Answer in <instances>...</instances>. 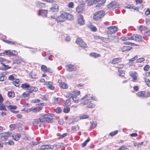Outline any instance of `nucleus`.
I'll use <instances>...</instances> for the list:
<instances>
[{"instance_id": "a19ab883", "label": "nucleus", "mask_w": 150, "mask_h": 150, "mask_svg": "<svg viewBox=\"0 0 150 150\" xmlns=\"http://www.w3.org/2000/svg\"><path fill=\"white\" fill-rule=\"evenodd\" d=\"M89 115H81L79 117V119L80 120L83 119L88 118H89Z\"/></svg>"}, {"instance_id": "4be33fe9", "label": "nucleus", "mask_w": 150, "mask_h": 150, "mask_svg": "<svg viewBox=\"0 0 150 150\" xmlns=\"http://www.w3.org/2000/svg\"><path fill=\"white\" fill-rule=\"evenodd\" d=\"M125 8H132L134 10H136L137 11H139V8L138 7H136L135 6L132 5H129L126 6Z\"/></svg>"}, {"instance_id": "09e8293b", "label": "nucleus", "mask_w": 150, "mask_h": 150, "mask_svg": "<svg viewBox=\"0 0 150 150\" xmlns=\"http://www.w3.org/2000/svg\"><path fill=\"white\" fill-rule=\"evenodd\" d=\"M18 54V52L15 50L11 51L10 55L14 56H16Z\"/></svg>"}, {"instance_id": "7ed1b4c3", "label": "nucleus", "mask_w": 150, "mask_h": 150, "mask_svg": "<svg viewBox=\"0 0 150 150\" xmlns=\"http://www.w3.org/2000/svg\"><path fill=\"white\" fill-rule=\"evenodd\" d=\"M67 14L66 12H64L62 13L59 16L56 18H55V16L54 17H52L53 18H55L57 22H62L66 21L67 20Z\"/></svg>"}, {"instance_id": "cd10ccee", "label": "nucleus", "mask_w": 150, "mask_h": 150, "mask_svg": "<svg viewBox=\"0 0 150 150\" xmlns=\"http://www.w3.org/2000/svg\"><path fill=\"white\" fill-rule=\"evenodd\" d=\"M59 8L58 5L57 4H54L52 5V7L51 8V9L52 10L51 11H53V10H55L56 11Z\"/></svg>"}, {"instance_id": "20e7f679", "label": "nucleus", "mask_w": 150, "mask_h": 150, "mask_svg": "<svg viewBox=\"0 0 150 150\" xmlns=\"http://www.w3.org/2000/svg\"><path fill=\"white\" fill-rule=\"evenodd\" d=\"M103 2L102 3L99 2L100 1V0H91L90 1L88 2V5H92L93 4H96L97 2H98L96 6V8L97 9H98L102 5V4L104 3L106 0H103Z\"/></svg>"}, {"instance_id": "774afa93", "label": "nucleus", "mask_w": 150, "mask_h": 150, "mask_svg": "<svg viewBox=\"0 0 150 150\" xmlns=\"http://www.w3.org/2000/svg\"><path fill=\"white\" fill-rule=\"evenodd\" d=\"M119 72V75L120 76H124L125 73L123 71H121V70H118Z\"/></svg>"}, {"instance_id": "69168bd1", "label": "nucleus", "mask_w": 150, "mask_h": 150, "mask_svg": "<svg viewBox=\"0 0 150 150\" xmlns=\"http://www.w3.org/2000/svg\"><path fill=\"white\" fill-rule=\"evenodd\" d=\"M88 0H78V1L81 4H84Z\"/></svg>"}, {"instance_id": "79ce46f5", "label": "nucleus", "mask_w": 150, "mask_h": 150, "mask_svg": "<svg viewBox=\"0 0 150 150\" xmlns=\"http://www.w3.org/2000/svg\"><path fill=\"white\" fill-rule=\"evenodd\" d=\"M72 99L75 103H77L79 102V97L76 96H73Z\"/></svg>"}, {"instance_id": "49530a36", "label": "nucleus", "mask_w": 150, "mask_h": 150, "mask_svg": "<svg viewBox=\"0 0 150 150\" xmlns=\"http://www.w3.org/2000/svg\"><path fill=\"white\" fill-rule=\"evenodd\" d=\"M70 110V109L69 107H65L63 110V112L65 113H67L69 112Z\"/></svg>"}, {"instance_id": "6e6552de", "label": "nucleus", "mask_w": 150, "mask_h": 150, "mask_svg": "<svg viewBox=\"0 0 150 150\" xmlns=\"http://www.w3.org/2000/svg\"><path fill=\"white\" fill-rule=\"evenodd\" d=\"M90 98L91 96L89 95H86L81 98L80 101L82 103L85 105L88 103V101L90 100Z\"/></svg>"}, {"instance_id": "5701e85b", "label": "nucleus", "mask_w": 150, "mask_h": 150, "mask_svg": "<svg viewBox=\"0 0 150 150\" xmlns=\"http://www.w3.org/2000/svg\"><path fill=\"white\" fill-rule=\"evenodd\" d=\"M12 137L15 141H18L20 139V135L19 134L15 133L13 135Z\"/></svg>"}, {"instance_id": "412c9836", "label": "nucleus", "mask_w": 150, "mask_h": 150, "mask_svg": "<svg viewBox=\"0 0 150 150\" xmlns=\"http://www.w3.org/2000/svg\"><path fill=\"white\" fill-rule=\"evenodd\" d=\"M7 74V73L6 72H3L2 75L0 76V81H3L6 80L7 78L6 76H5Z\"/></svg>"}, {"instance_id": "dca6fc26", "label": "nucleus", "mask_w": 150, "mask_h": 150, "mask_svg": "<svg viewBox=\"0 0 150 150\" xmlns=\"http://www.w3.org/2000/svg\"><path fill=\"white\" fill-rule=\"evenodd\" d=\"M78 23L81 25L84 24V21L83 20V17L81 15H80L78 16Z\"/></svg>"}, {"instance_id": "e433bc0d", "label": "nucleus", "mask_w": 150, "mask_h": 150, "mask_svg": "<svg viewBox=\"0 0 150 150\" xmlns=\"http://www.w3.org/2000/svg\"><path fill=\"white\" fill-rule=\"evenodd\" d=\"M8 108L11 111L13 109H16L17 108V107L15 105H10L7 106Z\"/></svg>"}, {"instance_id": "9b49d317", "label": "nucleus", "mask_w": 150, "mask_h": 150, "mask_svg": "<svg viewBox=\"0 0 150 150\" xmlns=\"http://www.w3.org/2000/svg\"><path fill=\"white\" fill-rule=\"evenodd\" d=\"M117 31V28L116 26H111L108 28V33L109 34H112L115 33Z\"/></svg>"}, {"instance_id": "5fc2aeb1", "label": "nucleus", "mask_w": 150, "mask_h": 150, "mask_svg": "<svg viewBox=\"0 0 150 150\" xmlns=\"http://www.w3.org/2000/svg\"><path fill=\"white\" fill-rule=\"evenodd\" d=\"M109 40H110H110H113L115 39H118V37L117 36H110V37H109Z\"/></svg>"}, {"instance_id": "e2e57ef3", "label": "nucleus", "mask_w": 150, "mask_h": 150, "mask_svg": "<svg viewBox=\"0 0 150 150\" xmlns=\"http://www.w3.org/2000/svg\"><path fill=\"white\" fill-rule=\"evenodd\" d=\"M125 40H135V38L134 35L131 36L130 37H127Z\"/></svg>"}, {"instance_id": "a878e982", "label": "nucleus", "mask_w": 150, "mask_h": 150, "mask_svg": "<svg viewBox=\"0 0 150 150\" xmlns=\"http://www.w3.org/2000/svg\"><path fill=\"white\" fill-rule=\"evenodd\" d=\"M135 40L136 41H139L142 40V36L138 35H136L134 36Z\"/></svg>"}, {"instance_id": "c85d7f7f", "label": "nucleus", "mask_w": 150, "mask_h": 150, "mask_svg": "<svg viewBox=\"0 0 150 150\" xmlns=\"http://www.w3.org/2000/svg\"><path fill=\"white\" fill-rule=\"evenodd\" d=\"M29 85H30L28 84L25 83L22 84L21 85V87L24 89L28 90Z\"/></svg>"}, {"instance_id": "b1692460", "label": "nucleus", "mask_w": 150, "mask_h": 150, "mask_svg": "<svg viewBox=\"0 0 150 150\" xmlns=\"http://www.w3.org/2000/svg\"><path fill=\"white\" fill-rule=\"evenodd\" d=\"M0 110L5 111L7 110L6 106L2 103H0Z\"/></svg>"}, {"instance_id": "13d9d810", "label": "nucleus", "mask_w": 150, "mask_h": 150, "mask_svg": "<svg viewBox=\"0 0 150 150\" xmlns=\"http://www.w3.org/2000/svg\"><path fill=\"white\" fill-rule=\"evenodd\" d=\"M118 150H129V149L126 146H121Z\"/></svg>"}, {"instance_id": "9d476101", "label": "nucleus", "mask_w": 150, "mask_h": 150, "mask_svg": "<svg viewBox=\"0 0 150 150\" xmlns=\"http://www.w3.org/2000/svg\"><path fill=\"white\" fill-rule=\"evenodd\" d=\"M12 134L9 132H6L2 134L1 135V139L2 141H5L7 139V138L11 137Z\"/></svg>"}, {"instance_id": "ea45409f", "label": "nucleus", "mask_w": 150, "mask_h": 150, "mask_svg": "<svg viewBox=\"0 0 150 150\" xmlns=\"http://www.w3.org/2000/svg\"><path fill=\"white\" fill-rule=\"evenodd\" d=\"M8 95L9 97L13 98L14 97L15 93L14 92L9 91L8 93Z\"/></svg>"}, {"instance_id": "603ef678", "label": "nucleus", "mask_w": 150, "mask_h": 150, "mask_svg": "<svg viewBox=\"0 0 150 150\" xmlns=\"http://www.w3.org/2000/svg\"><path fill=\"white\" fill-rule=\"evenodd\" d=\"M64 104L65 106H69L71 104L70 99H69L67 100Z\"/></svg>"}, {"instance_id": "8fccbe9b", "label": "nucleus", "mask_w": 150, "mask_h": 150, "mask_svg": "<svg viewBox=\"0 0 150 150\" xmlns=\"http://www.w3.org/2000/svg\"><path fill=\"white\" fill-rule=\"evenodd\" d=\"M145 81L146 84L149 86L150 87V80L148 79H144Z\"/></svg>"}, {"instance_id": "1a4fd4ad", "label": "nucleus", "mask_w": 150, "mask_h": 150, "mask_svg": "<svg viewBox=\"0 0 150 150\" xmlns=\"http://www.w3.org/2000/svg\"><path fill=\"white\" fill-rule=\"evenodd\" d=\"M43 122H44L42 118L41 117L35 120L33 122V124L34 126H37L38 125L40 126L42 123Z\"/></svg>"}, {"instance_id": "a18cd8bd", "label": "nucleus", "mask_w": 150, "mask_h": 150, "mask_svg": "<svg viewBox=\"0 0 150 150\" xmlns=\"http://www.w3.org/2000/svg\"><path fill=\"white\" fill-rule=\"evenodd\" d=\"M95 105L92 103L90 102L87 105V107L89 108H92L95 107Z\"/></svg>"}, {"instance_id": "f03ea898", "label": "nucleus", "mask_w": 150, "mask_h": 150, "mask_svg": "<svg viewBox=\"0 0 150 150\" xmlns=\"http://www.w3.org/2000/svg\"><path fill=\"white\" fill-rule=\"evenodd\" d=\"M105 14V12L103 11H99L96 12L93 15V19L95 20H100Z\"/></svg>"}, {"instance_id": "72a5a7b5", "label": "nucleus", "mask_w": 150, "mask_h": 150, "mask_svg": "<svg viewBox=\"0 0 150 150\" xmlns=\"http://www.w3.org/2000/svg\"><path fill=\"white\" fill-rule=\"evenodd\" d=\"M11 51V50H10L5 51L4 53H0V56L2 55V54H5L7 55H10Z\"/></svg>"}, {"instance_id": "c03bdc74", "label": "nucleus", "mask_w": 150, "mask_h": 150, "mask_svg": "<svg viewBox=\"0 0 150 150\" xmlns=\"http://www.w3.org/2000/svg\"><path fill=\"white\" fill-rule=\"evenodd\" d=\"M46 148V149H53L54 148V146L52 145H45Z\"/></svg>"}, {"instance_id": "f704fd0d", "label": "nucleus", "mask_w": 150, "mask_h": 150, "mask_svg": "<svg viewBox=\"0 0 150 150\" xmlns=\"http://www.w3.org/2000/svg\"><path fill=\"white\" fill-rule=\"evenodd\" d=\"M138 29L139 30H145L148 29V28L147 27L143 25L140 26L138 28Z\"/></svg>"}, {"instance_id": "423d86ee", "label": "nucleus", "mask_w": 150, "mask_h": 150, "mask_svg": "<svg viewBox=\"0 0 150 150\" xmlns=\"http://www.w3.org/2000/svg\"><path fill=\"white\" fill-rule=\"evenodd\" d=\"M76 42L81 47L83 48H86L87 47V45L81 38H77L76 40Z\"/></svg>"}, {"instance_id": "052dcab7", "label": "nucleus", "mask_w": 150, "mask_h": 150, "mask_svg": "<svg viewBox=\"0 0 150 150\" xmlns=\"http://www.w3.org/2000/svg\"><path fill=\"white\" fill-rule=\"evenodd\" d=\"M2 64L4 66L3 67H1L0 68V69L2 70H5L9 68L8 67H7L4 64Z\"/></svg>"}, {"instance_id": "39448f33", "label": "nucleus", "mask_w": 150, "mask_h": 150, "mask_svg": "<svg viewBox=\"0 0 150 150\" xmlns=\"http://www.w3.org/2000/svg\"><path fill=\"white\" fill-rule=\"evenodd\" d=\"M42 109V108L39 105L35 108H31L29 109L25 108L24 109V110L27 112H29L31 111H32L34 112H36Z\"/></svg>"}, {"instance_id": "c9c22d12", "label": "nucleus", "mask_w": 150, "mask_h": 150, "mask_svg": "<svg viewBox=\"0 0 150 150\" xmlns=\"http://www.w3.org/2000/svg\"><path fill=\"white\" fill-rule=\"evenodd\" d=\"M21 58L16 59L13 62L14 64H20L21 62Z\"/></svg>"}, {"instance_id": "473e14b6", "label": "nucleus", "mask_w": 150, "mask_h": 150, "mask_svg": "<svg viewBox=\"0 0 150 150\" xmlns=\"http://www.w3.org/2000/svg\"><path fill=\"white\" fill-rule=\"evenodd\" d=\"M73 96H77L79 95L80 93V92L79 91H74L72 92Z\"/></svg>"}, {"instance_id": "a211bd4d", "label": "nucleus", "mask_w": 150, "mask_h": 150, "mask_svg": "<svg viewBox=\"0 0 150 150\" xmlns=\"http://www.w3.org/2000/svg\"><path fill=\"white\" fill-rule=\"evenodd\" d=\"M137 72H134L130 74V76L132 77V80L134 82H136L137 79Z\"/></svg>"}, {"instance_id": "6e6d98bb", "label": "nucleus", "mask_w": 150, "mask_h": 150, "mask_svg": "<svg viewBox=\"0 0 150 150\" xmlns=\"http://www.w3.org/2000/svg\"><path fill=\"white\" fill-rule=\"evenodd\" d=\"M90 140V139L88 138L82 144V147H84L86 146L87 142L89 141Z\"/></svg>"}, {"instance_id": "2eb2a0df", "label": "nucleus", "mask_w": 150, "mask_h": 150, "mask_svg": "<svg viewBox=\"0 0 150 150\" xmlns=\"http://www.w3.org/2000/svg\"><path fill=\"white\" fill-rule=\"evenodd\" d=\"M118 6V5L115 2H113L110 3V4H108L107 5V7L109 8H116Z\"/></svg>"}, {"instance_id": "0eeeda50", "label": "nucleus", "mask_w": 150, "mask_h": 150, "mask_svg": "<svg viewBox=\"0 0 150 150\" xmlns=\"http://www.w3.org/2000/svg\"><path fill=\"white\" fill-rule=\"evenodd\" d=\"M65 68L67 71L69 72L75 71L77 69V67L76 66L71 64L66 65Z\"/></svg>"}, {"instance_id": "bf43d9fd", "label": "nucleus", "mask_w": 150, "mask_h": 150, "mask_svg": "<svg viewBox=\"0 0 150 150\" xmlns=\"http://www.w3.org/2000/svg\"><path fill=\"white\" fill-rule=\"evenodd\" d=\"M118 132V131L116 130L110 133V135L111 136H113L116 134Z\"/></svg>"}, {"instance_id": "bb28decb", "label": "nucleus", "mask_w": 150, "mask_h": 150, "mask_svg": "<svg viewBox=\"0 0 150 150\" xmlns=\"http://www.w3.org/2000/svg\"><path fill=\"white\" fill-rule=\"evenodd\" d=\"M121 58H117L113 59L112 61V63L115 64L120 62L121 60Z\"/></svg>"}, {"instance_id": "393cba45", "label": "nucleus", "mask_w": 150, "mask_h": 150, "mask_svg": "<svg viewBox=\"0 0 150 150\" xmlns=\"http://www.w3.org/2000/svg\"><path fill=\"white\" fill-rule=\"evenodd\" d=\"M132 49V47L129 46H124L122 48V52L126 51H128Z\"/></svg>"}, {"instance_id": "37998d69", "label": "nucleus", "mask_w": 150, "mask_h": 150, "mask_svg": "<svg viewBox=\"0 0 150 150\" xmlns=\"http://www.w3.org/2000/svg\"><path fill=\"white\" fill-rule=\"evenodd\" d=\"M90 55L91 56L94 57L95 58H96L99 57L100 56V55L99 54L96 53H91Z\"/></svg>"}, {"instance_id": "6ab92c4d", "label": "nucleus", "mask_w": 150, "mask_h": 150, "mask_svg": "<svg viewBox=\"0 0 150 150\" xmlns=\"http://www.w3.org/2000/svg\"><path fill=\"white\" fill-rule=\"evenodd\" d=\"M58 82L60 84L61 87L64 89L68 88V85L66 83H62V80H59Z\"/></svg>"}, {"instance_id": "3c124183", "label": "nucleus", "mask_w": 150, "mask_h": 150, "mask_svg": "<svg viewBox=\"0 0 150 150\" xmlns=\"http://www.w3.org/2000/svg\"><path fill=\"white\" fill-rule=\"evenodd\" d=\"M55 111L57 113H59L62 112V109L60 108H57L54 109Z\"/></svg>"}, {"instance_id": "2f4dec72", "label": "nucleus", "mask_w": 150, "mask_h": 150, "mask_svg": "<svg viewBox=\"0 0 150 150\" xmlns=\"http://www.w3.org/2000/svg\"><path fill=\"white\" fill-rule=\"evenodd\" d=\"M67 14V20L68 19L69 20H73V15L66 13Z\"/></svg>"}, {"instance_id": "f257e3e1", "label": "nucleus", "mask_w": 150, "mask_h": 150, "mask_svg": "<svg viewBox=\"0 0 150 150\" xmlns=\"http://www.w3.org/2000/svg\"><path fill=\"white\" fill-rule=\"evenodd\" d=\"M44 122H52L53 120L55 118L54 115L52 113H48L44 115L42 117Z\"/></svg>"}, {"instance_id": "de8ad7c7", "label": "nucleus", "mask_w": 150, "mask_h": 150, "mask_svg": "<svg viewBox=\"0 0 150 150\" xmlns=\"http://www.w3.org/2000/svg\"><path fill=\"white\" fill-rule=\"evenodd\" d=\"M4 41L6 43L10 44L16 45V42H15L7 40H5Z\"/></svg>"}, {"instance_id": "338daca9", "label": "nucleus", "mask_w": 150, "mask_h": 150, "mask_svg": "<svg viewBox=\"0 0 150 150\" xmlns=\"http://www.w3.org/2000/svg\"><path fill=\"white\" fill-rule=\"evenodd\" d=\"M149 66L148 65H146L144 67V70L145 71H147L149 70Z\"/></svg>"}, {"instance_id": "f8f14e48", "label": "nucleus", "mask_w": 150, "mask_h": 150, "mask_svg": "<svg viewBox=\"0 0 150 150\" xmlns=\"http://www.w3.org/2000/svg\"><path fill=\"white\" fill-rule=\"evenodd\" d=\"M42 70L45 72H48L51 73L53 72V71L51 68H47V66L45 65H42L41 66Z\"/></svg>"}, {"instance_id": "c756f323", "label": "nucleus", "mask_w": 150, "mask_h": 150, "mask_svg": "<svg viewBox=\"0 0 150 150\" xmlns=\"http://www.w3.org/2000/svg\"><path fill=\"white\" fill-rule=\"evenodd\" d=\"M62 101V99L60 98H54V103L56 104Z\"/></svg>"}, {"instance_id": "f3484780", "label": "nucleus", "mask_w": 150, "mask_h": 150, "mask_svg": "<svg viewBox=\"0 0 150 150\" xmlns=\"http://www.w3.org/2000/svg\"><path fill=\"white\" fill-rule=\"evenodd\" d=\"M45 84L49 88L52 90L54 89V87L52 86V82L49 81L46 82Z\"/></svg>"}, {"instance_id": "aec40b11", "label": "nucleus", "mask_w": 150, "mask_h": 150, "mask_svg": "<svg viewBox=\"0 0 150 150\" xmlns=\"http://www.w3.org/2000/svg\"><path fill=\"white\" fill-rule=\"evenodd\" d=\"M38 89L36 87L32 86L29 85L28 90L30 93H32L33 91L36 92L38 91Z\"/></svg>"}, {"instance_id": "7c9ffc66", "label": "nucleus", "mask_w": 150, "mask_h": 150, "mask_svg": "<svg viewBox=\"0 0 150 150\" xmlns=\"http://www.w3.org/2000/svg\"><path fill=\"white\" fill-rule=\"evenodd\" d=\"M144 91L139 92L137 93L138 96L140 98H143L144 96Z\"/></svg>"}, {"instance_id": "864d4df0", "label": "nucleus", "mask_w": 150, "mask_h": 150, "mask_svg": "<svg viewBox=\"0 0 150 150\" xmlns=\"http://www.w3.org/2000/svg\"><path fill=\"white\" fill-rule=\"evenodd\" d=\"M100 39H101L103 41L106 43H108L110 41L109 38H101Z\"/></svg>"}, {"instance_id": "0e129e2a", "label": "nucleus", "mask_w": 150, "mask_h": 150, "mask_svg": "<svg viewBox=\"0 0 150 150\" xmlns=\"http://www.w3.org/2000/svg\"><path fill=\"white\" fill-rule=\"evenodd\" d=\"M74 6V3L73 2H70L69 4L68 5V7L70 8H72Z\"/></svg>"}, {"instance_id": "4d7b16f0", "label": "nucleus", "mask_w": 150, "mask_h": 150, "mask_svg": "<svg viewBox=\"0 0 150 150\" xmlns=\"http://www.w3.org/2000/svg\"><path fill=\"white\" fill-rule=\"evenodd\" d=\"M29 94L28 93L24 92L23 94V95L24 97L26 98V99H27L28 98V96L29 95Z\"/></svg>"}, {"instance_id": "58836bf2", "label": "nucleus", "mask_w": 150, "mask_h": 150, "mask_svg": "<svg viewBox=\"0 0 150 150\" xmlns=\"http://www.w3.org/2000/svg\"><path fill=\"white\" fill-rule=\"evenodd\" d=\"M16 76L15 74H13L10 76L8 78V79L9 80H14L15 79Z\"/></svg>"}, {"instance_id": "ddd939ff", "label": "nucleus", "mask_w": 150, "mask_h": 150, "mask_svg": "<svg viewBox=\"0 0 150 150\" xmlns=\"http://www.w3.org/2000/svg\"><path fill=\"white\" fill-rule=\"evenodd\" d=\"M84 10V4H81L76 8V11L78 13H81Z\"/></svg>"}, {"instance_id": "680f3d73", "label": "nucleus", "mask_w": 150, "mask_h": 150, "mask_svg": "<svg viewBox=\"0 0 150 150\" xmlns=\"http://www.w3.org/2000/svg\"><path fill=\"white\" fill-rule=\"evenodd\" d=\"M145 60V59L144 58H140L138 59L137 60V63H141L143 61H144Z\"/></svg>"}, {"instance_id": "4c0bfd02", "label": "nucleus", "mask_w": 150, "mask_h": 150, "mask_svg": "<svg viewBox=\"0 0 150 150\" xmlns=\"http://www.w3.org/2000/svg\"><path fill=\"white\" fill-rule=\"evenodd\" d=\"M88 27L91 30L93 31H96L97 30V28L95 26L92 25H88Z\"/></svg>"}, {"instance_id": "4468645a", "label": "nucleus", "mask_w": 150, "mask_h": 150, "mask_svg": "<svg viewBox=\"0 0 150 150\" xmlns=\"http://www.w3.org/2000/svg\"><path fill=\"white\" fill-rule=\"evenodd\" d=\"M47 10H41L39 11L38 15L42 16L43 17H46L47 16Z\"/></svg>"}]
</instances>
